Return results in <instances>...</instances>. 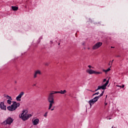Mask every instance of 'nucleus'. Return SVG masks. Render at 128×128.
I'll use <instances>...</instances> for the list:
<instances>
[{"label":"nucleus","instance_id":"obj_1","mask_svg":"<svg viewBox=\"0 0 128 128\" xmlns=\"http://www.w3.org/2000/svg\"><path fill=\"white\" fill-rule=\"evenodd\" d=\"M32 114H28V110H24L21 114L20 118L22 120H28V119L32 118Z\"/></svg>","mask_w":128,"mask_h":128},{"label":"nucleus","instance_id":"obj_2","mask_svg":"<svg viewBox=\"0 0 128 128\" xmlns=\"http://www.w3.org/2000/svg\"><path fill=\"white\" fill-rule=\"evenodd\" d=\"M20 106V103H16V102H14L12 104L7 108V109L8 110H10V112H14V110H16Z\"/></svg>","mask_w":128,"mask_h":128},{"label":"nucleus","instance_id":"obj_3","mask_svg":"<svg viewBox=\"0 0 128 128\" xmlns=\"http://www.w3.org/2000/svg\"><path fill=\"white\" fill-rule=\"evenodd\" d=\"M55 91H51L48 94V102H54V94H55Z\"/></svg>","mask_w":128,"mask_h":128},{"label":"nucleus","instance_id":"obj_4","mask_svg":"<svg viewBox=\"0 0 128 128\" xmlns=\"http://www.w3.org/2000/svg\"><path fill=\"white\" fill-rule=\"evenodd\" d=\"M13 122L14 120L12 118L9 117L2 123V124H3V126H6V124H12V123Z\"/></svg>","mask_w":128,"mask_h":128},{"label":"nucleus","instance_id":"obj_5","mask_svg":"<svg viewBox=\"0 0 128 128\" xmlns=\"http://www.w3.org/2000/svg\"><path fill=\"white\" fill-rule=\"evenodd\" d=\"M86 72L89 74H102V72H96L95 70L90 69L87 70Z\"/></svg>","mask_w":128,"mask_h":128},{"label":"nucleus","instance_id":"obj_6","mask_svg":"<svg viewBox=\"0 0 128 128\" xmlns=\"http://www.w3.org/2000/svg\"><path fill=\"white\" fill-rule=\"evenodd\" d=\"M102 46V42H98L92 46V50H98V48H100Z\"/></svg>","mask_w":128,"mask_h":128},{"label":"nucleus","instance_id":"obj_7","mask_svg":"<svg viewBox=\"0 0 128 128\" xmlns=\"http://www.w3.org/2000/svg\"><path fill=\"white\" fill-rule=\"evenodd\" d=\"M108 82H110V80H108L106 82L103 84L102 86H98V90H106V86L108 84Z\"/></svg>","mask_w":128,"mask_h":128},{"label":"nucleus","instance_id":"obj_8","mask_svg":"<svg viewBox=\"0 0 128 128\" xmlns=\"http://www.w3.org/2000/svg\"><path fill=\"white\" fill-rule=\"evenodd\" d=\"M40 76L42 75V71L40 70H36L34 71L33 78H38V75Z\"/></svg>","mask_w":128,"mask_h":128},{"label":"nucleus","instance_id":"obj_9","mask_svg":"<svg viewBox=\"0 0 128 128\" xmlns=\"http://www.w3.org/2000/svg\"><path fill=\"white\" fill-rule=\"evenodd\" d=\"M104 90H103L100 96H96L94 98L92 99L93 100L95 101V102H96L98 100V98H101V96H104Z\"/></svg>","mask_w":128,"mask_h":128},{"label":"nucleus","instance_id":"obj_10","mask_svg":"<svg viewBox=\"0 0 128 128\" xmlns=\"http://www.w3.org/2000/svg\"><path fill=\"white\" fill-rule=\"evenodd\" d=\"M24 92H21L18 96L16 98V100H17V102H20V100H22L20 99L21 98H22V96H24Z\"/></svg>","mask_w":128,"mask_h":128},{"label":"nucleus","instance_id":"obj_11","mask_svg":"<svg viewBox=\"0 0 128 128\" xmlns=\"http://www.w3.org/2000/svg\"><path fill=\"white\" fill-rule=\"evenodd\" d=\"M0 108L4 110H6V106H4V102H1L0 103Z\"/></svg>","mask_w":128,"mask_h":128},{"label":"nucleus","instance_id":"obj_12","mask_svg":"<svg viewBox=\"0 0 128 128\" xmlns=\"http://www.w3.org/2000/svg\"><path fill=\"white\" fill-rule=\"evenodd\" d=\"M40 122V120L38 118H36L34 120L32 121V124L34 126H37V124H38V123Z\"/></svg>","mask_w":128,"mask_h":128},{"label":"nucleus","instance_id":"obj_13","mask_svg":"<svg viewBox=\"0 0 128 128\" xmlns=\"http://www.w3.org/2000/svg\"><path fill=\"white\" fill-rule=\"evenodd\" d=\"M56 94H66V90H61L60 91H55Z\"/></svg>","mask_w":128,"mask_h":128},{"label":"nucleus","instance_id":"obj_14","mask_svg":"<svg viewBox=\"0 0 128 128\" xmlns=\"http://www.w3.org/2000/svg\"><path fill=\"white\" fill-rule=\"evenodd\" d=\"M50 102L49 107L48 110H51L52 108V104H54V101H50L48 102Z\"/></svg>","mask_w":128,"mask_h":128},{"label":"nucleus","instance_id":"obj_15","mask_svg":"<svg viewBox=\"0 0 128 128\" xmlns=\"http://www.w3.org/2000/svg\"><path fill=\"white\" fill-rule=\"evenodd\" d=\"M88 104H90V108H92V104H96V102L93 99H92L88 101Z\"/></svg>","mask_w":128,"mask_h":128},{"label":"nucleus","instance_id":"obj_16","mask_svg":"<svg viewBox=\"0 0 128 128\" xmlns=\"http://www.w3.org/2000/svg\"><path fill=\"white\" fill-rule=\"evenodd\" d=\"M12 10H18V8L16 6H12Z\"/></svg>","mask_w":128,"mask_h":128},{"label":"nucleus","instance_id":"obj_17","mask_svg":"<svg viewBox=\"0 0 128 128\" xmlns=\"http://www.w3.org/2000/svg\"><path fill=\"white\" fill-rule=\"evenodd\" d=\"M110 68H108L106 70H104L103 72H110Z\"/></svg>","mask_w":128,"mask_h":128},{"label":"nucleus","instance_id":"obj_18","mask_svg":"<svg viewBox=\"0 0 128 128\" xmlns=\"http://www.w3.org/2000/svg\"><path fill=\"white\" fill-rule=\"evenodd\" d=\"M7 102H8V104H12V100H7Z\"/></svg>","mask_w":128,"mask_h":128},{"label":"nucleus","instance_id":"obj_19","mask_svg":"<svg viewBox=\"0 0 128 128\" xmlns=\"http://www.w3.org/2000/svg\"><path fill=\"white\" fill-rule=\"evenodd\" d=\"M6 96L8 100H12V97L8 95H7Z\"/></svg>","mask_w":128,"mask_h":128},{"label":"nucleus","instance_id":"obj_20","mask_svg":"<svg viewBox=\"0 0 128 128\" xmlns=\"http://www.w3.org/2000/svg\"><path fill=\"white\" fill-rule=\"evenodd\" d=\"M98 94H100V92H97L93 94L92 96H96Z\"/></svg>","mask_w":128,"mask_h":128},{"label":"nucleus","instance_id":"obj_21","mask_svg":"<svg viewBox=\"0 0 128 128\" xmlns=\"http://www.w3.org/2000/svg\"><path fill=\"white\" fill-rule=\"evenodd\" d=\"M48 112H46L44 115V118H46L48 116Z\"/></svg>","mask_w":128,"mask_h":128},{"label":"nucleus","instance_id":"obj_22","mask_svg":"<svg viewBox=\"0 0 128 128\" xmlns=\"http://www.w3.org/2000/svg\"><path fill=\"white\" fill-rule=\"evenodd\" d=\"M88 67L89 68H92L90 65L88 66Z\"/></svg>","mask_w":128,"mask_h":128},{"label":"nucleus","instance_id":"obj_23","mask_svg":"<svg viewBox=\"0 0 128 128\" xmlns=\"http://www.w3.org/2000/svg\"><path fill=\"white\" fill-rule=\"evenodd\" d=\"M45 66H48V63L46 62L44 64Z\"/></svg>","mask_w":128,"mask_h":128},{"label":"nucleus","instance_id":"obj_24","mask_svg":"<svg viewBox=\"0 0 128 128\" xmlns=\"http://www.w3.org/2000/svg\"><path fill=\"white\" fill-rule=\"evenodd\" d=\"M106 82V79H104L103 80V82Z\"/></svg>","mask_w":128,"mask_h":128},{"label":"nucleus","instance_id":"obj_25","mask_svg":"<svg viewBox=\"0 0 128 128\" xmlns=\"http://www.w3.org/2000/svg\"><path fill=\"white\" fill-rule=\"evenodd\" d=\"M114 60H112V62H111V64H112V62H114Z\"/></svg>","mask_w":128,"mask_h":128},{"label":"nucleus","instance_id":"obj_26","mask_svg":"<svg viewBox=\"0 0 128 128\" xmlns=\"http://www.w3.org/2000/svg\"><path fill=\"white\" fill-rule=\"evenodd\" d=\"M100 90V89H98V88L96 90H95V92H98V90Z\"/></svg>","mask_w":128,"mask_h":128},{"label":"nucleus","instance_id":"obj_27","mask_svg":"<svg viewBox=\"0 0 128 128\" xmlns=\"http://www.w3.org/2000/svg\"><path fill=\"white\" fill-rule=\"evenodd\" d=\"M104 106H108V102H105L104 103Z\"/></svg>","mask_w":128,"mask_h":128},{"label":"nucleus","instance_id":"obj_28","mask_svg":"<svg viewBox=\"0 0 128 128\" xmlns=\"http://www.w3.org/2000/svg\"><path fill=\"white\" fill-rule=\"evenodd\" d=\"M54 110V108H53L51 109V110L52 111V110Z\"/></svg>","mask_w":128,"mask_h":128},{"label":"nucleus","instance_id":"obj_29","mask_svg":"<svg viewBox=\"0 0 128 128\" xmlns=\"http://www.w3.org/2000/svg\"><path fill=\"white\" fill-rule=\"evenodd\" d=\"M111 48H114V47L112 46Z\"/></svg>","mask_w":128,"mask_h":128},{"label":"nucleus","instance_id":"obj_30","mask_svg":"<svg viewBox=\"0 0 128 128\" xmlns=\"http://www.w3.org/2000/svg\"><path fill=\"white\" fill-rule=\"evenodd\" d=\"M122 88H124V85H122Z\"/></svg>","mask_w":128,"mask_h":128},{"label":"nucleus","instance_id":"obj_31","mask_svg":"<svg viewBox=\"0 0 128 128\" xmlns=\"http://www.w3.org/2000/svg\"><path fill=\"white\" fill-rule=\"evenodd\" d=\"M36 84H33V86H36Z\"/></svg>","mask_w":128,"mask_h":128},{"label":"nucleus","instance_id":"obj_32","mask_svg":"<svg viewBox=\"0 0 128 128\" xmlns=\"http://www.w3.org/2000/svg\"><path fill=\"white\" fill-rule=\"evenodd\" d=\"M116 56V58H120V56Z\"/></svg>","mask_w":128,"mask_h":128},{"label":"nucleus","instance_id":"obj_33","mask_svg":"<svg viewBox=\"0 0 128 128\" xmlns=\"http://www.w3.org/2000/svg\"><path fill=\"white\" fill-rule=\"evenodd\" d=\"M109 66H110V63H109Z\"/></svg>","mask_w":128,"mask_h":128},{"label":"nucleus","instance_id":"obj_34","mask_svg":"<svg viewBox=\"0 0 128 128\" xmlns=\"http://www.w3.org/2000/svg\"><path fill=\"white\" fill-rule=\"evenodd\" d=\"M88 50H90V48H88Z\"/></svg>","mask_w":128,"mask_h":128},{"label":"nucleus","instance_id":"obj_35","mask_svg":"<svg viewBox=\"0 0 128 128\" xmlns=\"http://www.w3.org/2000/svg\"><path fill=\"white\" fill-rule=\"evenodd\" d=\"M107 97H108V96L106 95V98H107Z\"/></svg>","mask_w":128,"mask_h":128},{"label":"nucleus","instance_id":"obj_36","mask_svg":"<svg viewBox=\"0 0 128 128\" xmlns=\"http://www.w3.org/2000/svg\"><path fill=\"white\" fill-rule=\"evenodd\" d=\"M120 86L118 85V86Z\"/></svg>","mask_w":128,"mask_h":128},{"label":"nucleus","instance_id":"obj_37","mask_svg":"<svg viewBox=\"0 0 128 128\" xmlns=\"http://www.w3.org/2000/svg\"><path fill=\"white\" fill-rule=\"evenodd\" d=\"M58 46H60V43L58 44Z\"/></svg>","mask_w":128,"mask_h":128}]
</instances>
